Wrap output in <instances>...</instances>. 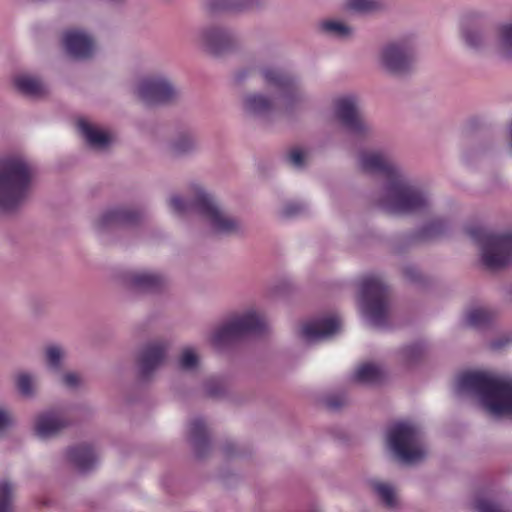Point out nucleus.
<instances>
[{
  "label": "nucleus",
  "mask_w": 512,
  "mask_h": 512,
  "mask_svg": "<svg viewBox=\"0 0 512 512\" xmlns=\"http://www.w3.org/2000/svg\"><path fill=\"white\" fill-rule=\"evenodd\" d=\"M109 1L114 4H120V3H123L125 0H109Z\"/></svg>",
  "instance_id": "obj_48"
},
{
  "label": "nucleus",
  "mask_w": 512,
  "mask_h": 512,
  "mask_svg": "<svg viewBox=\"0 0 512 512\" xmlns=\"http://www.w3.org/2000/svg\"><path fill=\"white\" fill-rule=\"evenodd\" d=\"M143 219V214L129 208H115L104 212L95 222V228L99 233H104L117 228L132 227Z\"/></svg>",
  "instance_id": "obj_14"
},
{
  "label": "nucleus",
  "mask_w": 512,
  "mask_h": 512,
  "mask_svg": "<svg viewBox=\"0 0 512 512\" xmlns=\"http://www.w3.org/2000/svg\"><path fill=\"white\" fill-rule=\"evenodd\" d=\"M70 421L58 411L39 415L35 422V432L42 439L55 436L69 425Z\"/></svg>",
  "instance_id": "obj_19"
},
{
  "label": "nucleus",
  "mask_w": 512,
  "mask_h": 512,
  "mask_svg": "<svg viewBox=\"0 0 512 512\" xmlns=\"http://www.w3.org/2000/svg\"><path fill=\"white\" fill-rule=\"evenodd\" d=\"M354 378L356 381L364 384H378L384 378V372L381 367L375 364H364L360 366L355 374Z\"/></svg>",
  "instance_id": "obj_29"
},
{
  "label": "nucleus",
  "mask_w": 512,
  "mask_h": 512,
  "mask_svg": "<svg viewBox=\"0 0 512 512\" xmlns=\"http://www.w3.org/2000/svg\"><path fill=\"white\" fill-rule=\"evenodd\" d=\"M13 487L8 481L0 483V512H13Z\"/></svg>",
  "instance_id": "obj_36"
},
{
  "label": "nucleus",
  "mask_w": 512,
  "mask_h": 512,
  "mask_svg": "<svg viewBox=\"0 0 512 512\" xmlns=\"http://www.w3.org/2000/svg\"><path fill=\"white\" fill-rule=\"evenodd\" d=\"M320 30L328 36L339 39H347L353 35V28L338 20H326L321 22Z\"/></svg>",
  "instance_id": "obj_30"
},
{
  "label": "nucleus",
  "mask_w": 512,
  "mask_h": 512,
  "mask_svg": "<svg viewBox=\"0 0 512 512\" xmlns=\"http://www.w3.org/2000/svg\"><path fill=\"white\" fill-rule=\"evenodd\" d=\"M340 329V321L336 317H326L308 322L302 326L301 334L307 342L328 339Z\"/></svg>",
  "instance_id": "obj_18"
},
{
  "label": "nucleus",
  "mask_w": 512,
  "mask_h": 512,
  "mask_svg": "<svg viewBox=\"0 0 512 512\" xmlns=\"http://www.w3.org/2000/svg\"><path fill=\"white\" fill-rule=\"evenodd\" d=\"M469 235L481 246L482 261L487 268L499 269L512 262V234H494L473 228Z\"/></svg>",
  "instance_id": "obj_8"
},
{
  "label": "nucleus",
  "mask_w": 512,
  "mask_h": 512,
  "mask_svg": "<svg viewBox=\"0 0 512 512\" xmlns=\"http://www.w3.org/2000/svg\"><path fill=\"white\" fill-rule=\"evenodd\" d=\"M78 128L85 138L87 144L94 149H105L111 143V137L108 133L98 129L86 120L78 121Z\"/></svg>",
  "instance_id": "obj_22"
},
{
  "label": "nucleus",
  "mask_w": 512,
  "mask_h": 512,
  "mask_svg": "<svg viewBox=\"0 0 512 512\" xmlns=\"http://www.w3.org/2000/svg\"><path fill=\"white\" fill-rule=\"evenodd\" d=\"M189 440L193 445L194 451L198 457H203L209 450V438L204 421L195 418L190 423Z\"/></svg>",
  "instance_id": "obj_23"
},
{
  "label": "nucleus",
  "mask_w": 512,
  "mask_h": 512,
  "mask_svg": "<svg viewBox=\"0 0 512 512\" xmlns=\"http://www.w3.org/2000/svg\"><path fill=\"white\" fill-rule=\"evenodd\" d=\"M257 5V0H226L223 4V8L235 12H242L253 9Z\"/></svg>",
  "instance_id": "obj_38"
},
{
  "label": "nucleus",
  "mask_w": 512,
  "mask_h": 512,
  "mask_svg": "<svg viewBox=\"0 0 512 512\" xmlns=\"http://www.w3.org/2000/svg\"><path fill=\"white\" fill-rule=\"evenodd\" d=\"M387 443L394 455L404 463L413 464L426 456L420 428L407 421L391 425L387 432Z\"/></svg>",
  "instance_id": "obj_5"
},
{
  "label": "nucleus",
  "mask_w": 512,
  "mask_h": 512,
  "mask_svg": "<svg viewBox=\"0 0 512 512\" xmlns=\"http://www.w3.org/2000/svg\"><path fill=\"white\" fill-rule=\"evenodd\" d=\"M459 395H476L482 406L494 416H512V380L481 372H467L459 376L456 384Z\"/></svg>",
  "instance_id": "obj_3"
},
{
  "label": "nucleus",
  "mask_w": 512,
  "mask_h": 512,
  "mask_svg": "<svg viewBox=\"0 0 512 512\" xmlns=\"http://www.w3.org/2000/svg\"><path fill=\"white\" fill-rule=\"evenodd\" d=\"M15 86L21 93L30 97H42L47 93V88L43 82L30 75H20L16 77Z\"/></svg>",
  "instance_id": "obj_25"
},
{
  "label": "nucleus",
  "mask_w": 512,
  "mask_h": 512,
  "mask_svg": "<svg viewBox=\"0 0 512 512\" xmlns=\"http://www.w3.org/2000/svg\"><path fill=\"white\" fill-rule=\"evenodd\" d=\"M477 512H506L497 503L486 499H477L474 505Z\"/></svg>",
  "instance_id": "obj_40"
},
{
  "label": "nucleus",
  "mask_w": 512,
  "mask_h": 512,
  "mask_svg": "<svg viewBox=\"0 0 512 512\" xmlns=\"http://www.w3.org/2000/svg\"><path fill=\"white\" fill-rule=\"evenodd\" d=\"M243 108L247 114L262 118L274 111L275 103L265 95L252 93L244 97Z\"/></svg>",
  "instance_id": "obj_21"
},
{
  "label": "nucleus",
  "mask_w": 512,
  "mask_h": 512,
  "mask_svg": "<svg viewBox=\"0 0 512 512\" xmlns=\"http://www.w3.org/2000/svg\"><path fill=\"white\" fill-rule=\"evenodd\" d=\"M378 65L386 74L402 77L410 74L415 63V48L407 39L383 44L378 51Z\"/></svg>",
  "instance_id": "obj_9"
},
{
  "label": "nucleus",
  "mask_w": 512,
  "mask_h": 512,
  "mask_svg": "<svg viewBox=\"0 0 512 512\" xmlns=\"http://www.w3.org/2000/svg\"><path fill=\"white\" fill-rule=\"evenodd\" d=\"M169 205L179 216L198 214L215 234L230 236L245 232L242 221L224 210L214 196L201 187H195L193 196L187 200L177 195L172 196Z\"/></svg>",
  "instance_id": "obj_2"
},
{
  "label": "nucleus",
  "mask_w": 512,
  "mask_h": 512,
  "mask_svg": "<svg viewBox=\"0 0 512 512\" xmlns=\"http://www.w3.org/2000/svg\"><path fill=\"white\" fill-rule=\"evenodd\" d=\"M265 83L279 91V97L286 111L307 99L306 93L298 85L297 79L278 68L266 67L261 70Z\"/></svg>",
  "instance_id": "obj_10"
},
{
  "label": "nucleus",
  "mask_w": 512,
  "mask_h": 512,
  "mask_svg": "<svg viewBox=\"0 0 512 512\" xmlns=\"http://www.w3.org/2000/svg\"><path fill=\"white\" fill-rule=\"evenodd\" d=\"M45 363L47 369L55 375H60L64 370L65 360L67 357L66 350L57 344L48 345L45 348Z\"/></svg>",
  "instance_id": "obj_24"
},
{
  "label": "nucleus",
  "mask_w": 512,
  "mask_h": 512,
  "mask_svg": "<svg viewBox=\"0 0 512 512\" xmlns=\"http://www.w3.org/2000/svg\"><path fill=\"white\" fill-rule=\"evenodd\" d=\"M15 384L18 392L24 398H33L37 391L36 377L27 372H20L16 375Z\"/></svg>",
  "instance_id": "obj_31"
},
{
  "label": "nucleus",
  "mask_w": 512,
  "mask_h": 512,
  "mask_svg": "<svg viewBox=\"0 0 512 512\" xmlns=\"http://www.w3.org/2000/svg\"><path fill=\"white\" fill-rule=\"evenodd\" d=\"M404 276L411 282H416L420 279L418 270L413 266H407L403 270Z\"/></svg>",
  "instance_id": "obj_46"
},
{
  "label": "nucleus",
  "mask_w": 512,
  "mask_h": 512,
  "mask_svg": "<svg viewBox=\"0 0 512 512\" xmlns=\"http://www.w3.org/2000/svg\"><path fill=\"white\" fill-rule=\"evenodd\" d=\"M361 310L369 323L376 328L387 325L388 289L378 276H367L360 287Z\"/></svg>",
  "instance_id": "obj_6"
},
{
  "label": "nucleus",
  "mask_w": 512,
  "mask_h": 512,
  "mask_svg": "<svg viewBox=\"0 0 512 512\" xmlns=\"http://www.w3.org/2000/svg\"><path fill=\"white\" fill-rule=\"evenodd\" d=\"M423 352V348L420 344H412L402 349V356L406 362L416 361Z\"/></svg>",
  "instance_id": "obj_43"
},
{
  "label": "nucleus",
  "mask_w": 512,
  "mask_h": 512,
  "mask_svg": "<svg viewBox=\"0 0 512 512\" xmlns=\"http://www.w3.org/2000/svg\"><path fill=\"white\" fill-rule=\"evenodd\" d=\"M286 159L295 168H302L305 165V153L297 147L288 152Z\"/></svg>",
  "instance_id": "obj_41"
},
{
  "label": "nucleus",
  "mask_w": 512,
  "mask_h": 512,
  "mask_svg": "<svg viewBox=\"0 0 512 512\" xmlns=\"http://www.w3.org/2000/svg\"><path fill=\"white\" fill-rule=\"evenodd\" d=\"M346 403H347V400L343 396H332V397L327 398V400H326L327 407L334 411L340 409L341 407L346 405Z\"/></svg>",
  "instance_id": "obj_45"
},
{
  "label": "nucleus",
  "mask_w": 512,
  "mask_h": 512,
  "mask_svg": "<svg viewBox=\"0 0 512 512\" xmlns=\"http://www.w3.org/2000/svg\"><path fill=\"white\" fill-rule=\"evenodd\" d=\"M197 146L196 137L190 132H183L170 143V151L173 155L180 156L193 152Z\"/></svg>",
  "instance_id": "obj_27"
},
{
  "label": "nucleus",
  "mask_w": 512,
  "mask_h": 512,
  "mask_svg": "<svg viewBox=\"0 0 512 512\" xmlns=\"http://www.w3.org/2000/svg\"><path fill=\"white\" fill-rule=\"evenodd\" d=\"M68 461L80 472L85 473L94 468L97 457L88 445H79L67 450Z\"/></svg>",
  "instance_id": "obj_20"
},
{
  "label": "nucleus",
  "mask_w": 512,
  "mask_h": 512,
  "mask_svg": "<svg viewBox=\"0 0 512 512\" xmlns=\"http://www.w3.org/2000/svg\"><path fill=\"white\" fill-rule=\"evenodd\" d=\"M447 223L443 219H435L423 226L417 233L419 240H429L442 235L447 230Z\"/></svg>",
  "instance_id": "obj_33"
},
{
  "label": "nucleus",
  "mask_w": 512,
  "mask_h": 512,
  "mask_svg": "<svg viewBox=\"0 0 512 512\" xmlns=\"http://www.w3.org/2000/svg\"><path fill=\"white\" fill-rule=\"evenodd\" d=\"M206 393L212 397H218L224 392V386L217 380H209L205 384Z\"/></svg>",
  "instance_id": "obj_44"
},
{
  "label": "nucleus",
  "mask_w": 512,
  "mask_h": 512,
  "mask_svg": "<svg viewBox=\"0 0 512 512\" xmlns=\"http://www.w3.org/2000/svg\"><path fill=\"white\" fill-rule=\"evenodd\" d=\"M123 281L126 288L133 293L157 292L166 283V279L162 274L148 270L127 272L123 277Z\"/></svg>",
  "instance_id": "obj_15"
},
{
  "label": "nucleus",
  "mask_w": 512,
  "mask_h": 512,
  "mask_svg": "<svg viewBox=\"0 0 512 512\" xmlns=\"http://www.w3.org/2000/svg\"><path fill=\"white\" fill-rule=\"evenodd\" d=\"M493 319V313L487 309L476 308L469 311L466 315V322L474 328H483Z\"/></svg>",
  "instance_id": "obj_34"
},
{
  "label": "nucleus",
  "mask_w": 512,
  "mask_h": 512,
  "mask_svg": "<svg viewBox=\"0 0 512 512\" xmlns=\"http://www.w3.org/2000/svg\"><path fill=\"white\" fill-rule=\"evenodd\" d=\"M198 358L192 349H185L180 358V366L182 369L190 370L197 366Z\"/></svg>",
  "instance_id": "obj_42"
},
{
  "label": "nucleus",
  "mask_w": 512,
  "mask_h": 512,
  "mask_svg": "<svg viewBox=\"0 0 512 512\" xmlns=\"http://www.w3.org/2000/svg\"><path fill=\"white\" fill-rule=\"evenodd\" d=\"M359 167L365 173L385 177L386 183L376 198L377 205L383 211L407 215L429 209V194L409 179L390 154L383 151L361 152Z\"/></svg>",
  "instance_id": "obj_1"
},
{
  "label": "nucleus",
  "mask_w": 512,
  "mask_h": 512,
  "mask_svg": "<svg viewBox=\"0 0 512 512\" xmlns=\"http://www.w3.org/2000/svg\"><path fill=\"white\" fill-rule=\"evenodd\" d=\"M237 79H238L239 81H241L242 79H244V75H243L242 73H239V74L237 75Z\"/></svg>",
  "instance_id": "obj_49"
},
{
  "label": "nucleus",
  "mask_w": 512,
  "mask_h": 512,
  "mask_svg": "<svg viewBox=\"0 0 512 512\" xmlns=\"http://www.w3.org/2000/svg\"><path fill=\"white\" fill-rule=\"evenodd\" d=\"M496 51L504 60H512V20L498 30Z\"/></svg>",
  "instance_id": "obj_26"
},
{
  "label": "nucleus",
  "mask_w": 512,
  "mask_h": 512,
  "mask_svg": "<svg viewBox=\"0 0 512 512\" xmlns=\"http://www.w3.org/2000/svg\"><path fill=\"white\" fill-rule=\"evenodd\" d=\"M136 93L147 106L167 104L178 96V91L173 83L163 76L142 79L138 83Z\"/></svg>",
  "instance_id": "obj_13"
},
{
  "label": "nucleus",
  "mask_w": 512,
  "mask_h": 512,
  "mask_svg": "<svg viewBox=\"0 0 512 512\" xmlns=\"http://www.w3.org/2000/svg\"><path fill=\"white\" fill-rule=\"evenodd\" d=\"M334 111L340 123L355 137H366L372 134L373 128L361 114L354 96L336 98Z\"/></svg>",
  "instance_id": "obj_12"
},
{
  "label": "nucleus",
  "mask_w": 512,
  "mask_h": 512,
  "mask_svg": "<svg viewBox=\"0 0 512 512\" xmlns=\"http://www.w3.org/2000/svg\"><path fill=\"white\" fill-rule=\"evenodd\" d=\"M36 175L34 164L23 155L0 159V210L17 209L28 197Z\"/></svg>",
  "instance_id": "obj_4"
},
{
  "label": "nucleus",
  "mask_w": 512,
  "mask_h": 512,
  "mask_svg": "<svg viewBox=\"0 0 512 512\" xmlns=\"http://www.w3.org/2000/svg\"><path fill=\"white\" fill-rule=\"evenodd\" d=\"M11 424V417L9 413L0 408V432L4 431Z\"/></svg>",
  "instance_id": "obj_47"
},
{
  "label": "nucleus",
  "mask_w": 512,
  "mask_h": 512,
  "mask_svg": "<svg viewBox=\"0 0 512 512\" xmlns=\"http://www.w3.org/2000/svg\"><path fill=\"white\" fill-rule=\"evenodd\" d=\"M62 42L69 56L77 60H86L93 55L94 41L82 30L69 29L64 32Z\"/></svg>",
  "instance_id": "obj_16"
},
{
  "label": "nucleus",
  "mask_w": 512,
  "mask_h": 512,
  "mask_svg": "<svg viewBox=\"0 0 512 512\" xmlns=\"http://www.w3.org/2000/svg\"><path fill=\"white\" fill-rule=\"evenodd\" d=\"M266 328L265 320L255 311H247L229 318L211 333L210 342L216 349H223L236 340L259 334Z\"/></svg>",
  "instance_id": "obj_7"
},
{
  "label": "nucleus",
  "mask_w": 512,
  "mask_h": 512,
  "mask_svg": "<svg viewBox=\"0 0 512 512\" xmlns=\"http://www.w3.org/2000/svg\"><path fill=\"white\" fill-rule=\"evenodd\" d=\"M462 38L465 44L474 50L482 48L487 41V35L485 31L478 27L464 28L462 30Z\"/></svg>",
  "instance_id": "obj_32"
},
{
  "label": "nucleus",
  "mask_w": 512,
  "mask_h": 512,
  "mask_svg": "<svg viewBox=\"0 0 512 512\" xmlns=\"http://www.w3.org/2000/svg\"><path fill=\"white\" fill-rule=\"evenodd\" d=\"M307 211L306 204L298 201L287 202L282 209L283 216L290 218L304 214Z\"/></svg>",
  "instance_id": "obj_39"
},
{
  "label": "nucleus",
  "mask_w": 512,
  "mask_h": 512,
  "mask_svg": "<svg viewBox=\"0 0 512 512\" xmlns=\"http://www.w3.org/2000/svg\"><path fill=\"white\" fill-rule=\"evenodd\" d=\"M370 485L374 493L387 508L393 509L397 507L398 499L395 489L391 484L373 480L370 482Z\"/></svg>",
  "instance_id": "obj_28"
},
{
  "label": "nucleus",
  "mask_w": 512,
  "mask_h": 512,
  "mask_svg": "<svg viewBox=\"0 0 512 512\" xmlns=\"http://www.w3.org/2000/svg\"><path fill=\"white\" fill-rule=\"evenodd\" d=\"M195 42L213 55H222L238 46V37L228 27L210 23L198 29Z\"/></svg>",
  "instance_id": "obj_11"
},
{
  "label": "nucleus",
  "mask_w": 512,
  "mask_h": 512,
  "mask_svg": "<svg viewBox=\"0 0 512 512\" xmlns=\"http://www.w3.org/2000/svg\"><path fill=\"white\" fill-rule=\"evenodd\" d=\"M168 343L155 340L147 343L140 352L138 365L143 378H148L164 361Z\"/></svg>",
  "instance_id": "obj_17"
},
{
  "label": "nucleus",
  "mask_w": 512,
  "mask_h": 512,
  "mask_svg": "<svg viewBox=\"0 0 512 512\" xmlns=\"http://www.w3.org/2000/svg\"><path fill=\"white\" fill-rule=\"evenodd\" d=\"M55 376L57 377L59 383L68 389H76L82 384V378L77 372L62 371L60 375Z\"/></svg>",
  "instance_id": "obj_37"
},
{
  "label": "nucleus",
  "mask_w": 512,
  "mask_h": 512,
  "mask_svg": "<svg viewBox=\"0 0 512 512\" xmlns=\"http://www.w3.org/2000/svg\"><path fill=\"white\" fill-rule=\"evenodd\" d=\"M347 6L358 13H371L383 8L379 0H348Z\"/></svg>",
  "instance_id": "obj_35"
}]
</instances>
